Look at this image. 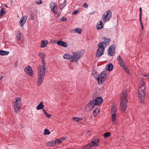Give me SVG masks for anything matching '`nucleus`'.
Listing matches in <instances>:
<instances>
[{
	"mask_svg": "<svg viewBox=\"0 0 149 149\" xmlns=\"http://www.w3.org/2000/svg\"><path fill=\"white\" fill-rule=\"evenodd\" d=\"M104 41L100 43L98 45V49L96 54L97 57H100L104 54V48L108 45L110 41V39H108L105 37L103 38Z\"/></svg>",
	"mask_w": 149,
	"mask_h": 149,
	"instance_id": "obj_1",
	"label": "nucleus"
},
{
	"mask_svg": "<svg viewBox=\"0 0 149 149\" xmlns=\"http://www.w3.org/2000/svg\"><path fill=\"white\" fill-rule=\"evenodd\" d=\"M103 101L102 98L101 97L93 98V100L90 101L88 105L85 107V109L87 111H89L93 108L95 106L99 105L102 104Z\"/></svg>",
	"mask_w": 149,
	"mask_h": 149,
	"instance_id": "obj_2",
	"label": "nucleus"
},
{
	"mask_svg": "<svg viewBox=\"0 0 149 149\" xmlns=\"http://www.w3.org/2000/svg\"><path fill=\"white\" fill-rule=\"evenodd\" d=\"M92 74L95 79L97 80L98 83L99 84H103L106 80L107 77V72L106 71L102 72L100 75L98 76L97 72L94 71H93Z\"/></svg>",
	"mask_w": 149,
	"mask_h": 149,
	"instance_id": "obj_3",
	"label": "nucleus"
},
{
	"mask_svg": "<svg viewBox=\"0 0 149 149\" xmlns=\"http://www.w3.org/2000/svg\"><path fill=\"white\" fill-rule=\"evenodd\" d=\"M84 53V52L83 50L77 52H72V54L71 55V62L77 63L83 56Z\"/></svg>",
	"mask_w": 149,
	"mask_h": 149,
	"instance_id": "obj_4",
	"label": "nucleus"
},
{
	"mask_svg": "<svg viewBox=\"0 0 149 149\" xmlns=\"http://www.w3.org/2000/svg\"><path fill=\"white\" fill-rule=\"evenodd\" d=\"M13 101V108L15 112L18 113L21 109V98L20 97H16Z\"/></svg>",
	"mask_w": 149,
	"mask_h": 149,
	"instance_id": "obj_5",
	"label": "nucleus"
},
{
	"mask_svg": "<svg viewBox=\"0 0 149 149\" xmlns=\"http://www.w3.org/2000/svg\"><path fill=\"white\" fill-rule=\"evenodd\" d=\"M112 13L111 11L109 10L107 12L102 15V19L104 22H108L111 17Z\"/></svg>",
	"mask_w": 149,
	"mask_h": 149,
	"instance_id": "obj_6",
	"label": "nucleus"
},
{
	"mask_svg": "<svg viewBox=\"0 0 149 149\" xmlns=\"http://www.w3.org/2000/svg\"><path fill=\"white\" fill-rule=\"evenodd\" d=\"M28 18V17L26 15L23 16L19 20V26L22 28H24V25L25 23Z\"/></svg>",
	"mask_w": 149,
	"mask_h": 149,
	"instance_id": "obj_7",
	"label": "nucleus"
},
{
	"mask_svg": "<svg viewBox=\"0 0 149 149\" xmlns=\"http://www.w3.org/2000/svg\"><path fill=\"white\" fill-rule=\"evenodd\" d=\"M38 69V75L40 76H45L46 69L42 68L41 67V65H39L37 67Z\"/></svg>",
	"mask_w": 149,
	"mask_h": 149,
	"instance_id": "obj_8",
	"label": "nucleus"
},
{
	"mask_svg": "<svg viewBox=\"0 0 149 149\" xmlns=\"http://www.w3.org/2000/svg\"><path fill=\"white\" fill-rule=\"evenodd\" d=\"M99 139L97 138H95L93 139L91 142L89 143L90 146H91V148L93 146L95 147H98L99 146Z\"/></svg>",
	"mask_w": 149,
	"mask_h": 149,
	"instance_id": "obj_9",
	"label": "nucleus"
},
{
	"mask_svg": "<svg viewBox=\"0 0 149 149\" xmlns=\"http://www.w3.org/2000/svg\"><path fill=\"white\" fill-rule=\"evenodd\" d=\"M115 52V47L113 45H112L110 46L108 49V55L110 56H113Z\"/></svg>",
	"mask_w": 149,
	"mask_h": 149,
	"instance_id": "obj_10",
	"label": "nucleus"
},
{
	"mask_svg": "<svg viewBox=\"0 0 149 149\" xmlns=\"http://www.w3.org/2000/svg\"><path fill=\"white\" fill-rule=\"evenodd\" d=\"M25 72L31 76L33 75V71L32 68L29 66L26 67L24 70Z\"/></svg>",
	"mask_w": 149,
	"mask_h": 149,
	"instance_id": "obj_11",
	"label": "nucleus"
},
{
	"mask_svg": "<svg viewBox=\"0 0 149 149\" xmlns=\"http://www.w3.org/2000/svg\"><path fill=\"white\" fill-rule=\"evenodd\" d=\"M45 76L38 75L37 85L38 86H40L42 84L44 79Z\"/></svg>",
	"mask_w": 149,
	"mask_h": 149,
	"instance_id": "obj_12",
	"label": "nucleus"
},
{
	"mask_svg": "<svg viewBox=\"0 0 149 149\" xmlns=\"http://www.w3.org/2000/svg\"><path fill=\"white\" fill-rule=\"evenodd\" d=\"M138 93L139 100L140 102H143L145 99V93Z\"/></svg>",
	"mask_w": 149,
	"mask_h": 149,
	"instance_id": "obj_13",
	"label": "nucleus"
},
{
	"mask_svg": "<svg viewBox=\"0 0 149 149\" xmlns=\"http://www.w3.org/2000/svg\"><path fill=\"white\" fill-rule=\"evenodd\" d=\"M117 113H111V121L114 125L117 124L116 116Z\"/></svg>",
	"mask_w": 149,
	"mask_h": 149,
	"instance_id": "obj_14",
	"label": "nucleus"
},
{
	"mask_svg": "<svg viewBox=\"0 0 149 149\" xmlns=\"http://www.w3.org/2000/svg\"><path fill=\"white\" fill-rule=\"evenodd\" d=\"M127 102H120V108L123 112H124L126 109L127 106Z\"/></svg>",
	"mask_w": 149,
	"mask_h": 149,
	"instance_id": "obj_15",
	"label": "nucleus"
},
{
	"mask_svg": "<svg viewBox=\"0 0 149 149\" xmlns=\"http://www.w3.org/2000/svg\"><path fill=\"white\" fill-rule=\"evenodd\" d=\"M121 98L120 102H127V94L126 92H123L121 94Z\"/></svg>",
	"mask_w": 149,
	"mask_h": 149,
	"instance_id": "obj_16",
	"label": "nucleus"
},
{
	"mask_svg": "<svg viewBox=\"0 0 149 149\" xmlns=\"http://www.w3.org/2000/svg\"><path fill=\"white\" fill-rule=\"evenodd\" d=\"M104 23L101 21H99L97 24V29L99 30L103 28Z\"/></svg>",
	"mask_w": 149,
	"mask_h": 149,
	"instance_id": "obj_17",
	"label": "nucleus"
},
{
	"mask_svg": "<svg viewBox=\"0 0 149 149\" xmlns=\"http://www.w3.org/2000/svg\"><path fill=\"white\" fill-rule=\"evenodd\" d=\"M81 29L80 28H76L75 29H72L70 30V32L71 33H78L81 34Z\"/></svg>",
	"mask_w": 149,
	"mask_h": 149,
	"instance_id": "obj_18",
	"label": "nucleus"
},
{
	"mask_svg": "<svg viewBox=\"0 0 149 149\" xmlns=\"http://www.w3.org/2000/svg\"><path fill=\"white\" fill-rule=\"evenodd\" d=\"M56 43L58 45L62 46L65 47H67L68 46L66 42L61 40L58 41L56 42Z\"/></svg>",
	"mask_w": 149,
	"mask_h": 149,
	"instance_id": "obj_19",
	"label": "nucleus"
},
{
	"mask_svg": "<svg viewBox=\"0 0 149 149\" xmlns=\"http://www.w3.org/2000/svg\"><path fill=\"white\" fill-rule=\"evenodd\" d=\"M145 89V88L144 85H141L139 88V93H141L142 92L143 93H145L144 91Z\"/></svg>",
	"mask_w": 149,
	"mask_h": 149,
	"instance_id": "obj_20",
	"label": "nucleus"
},
{
	"mask_svg": "<svg viewBox=\"0 0 149 149\" xmlns=\"http://www.w3.org/2000/svg\"><path fill=\"white\" fill-rule=\"evenodd\" d=\"M111 113H117L116 107L115 104L112 105L111 108Z\"/></svg>",
	"mask_w": 149,
	"mask_h": 149,
	"instance_id": "obj_21",
	"label": "nucleus"
},
{
	"mask_svg": "<svg viewBox=\"0 0 149 149\" xmlns=\"http://www.w3.org/2000/svg\"><path fill=\"white\" fill-rule=\"evenodd\" d=\"M48 42L47 40H42L41 42V45L40 47L41 48L45 47L47 46Z\"/></svg>",
	"mask_w": 149,
	"mask_h": 149,
	"instance_id": "obj_22",
	"label": "nucleus"
},
{
	"mask_svg": "<svg viewBox=\"0 0 149 149\" xmlns=\"http://www.w3.org/2000/svg\"><path fill=\"white\" fill-rule=\"evenodd\" d=\"M113 65L111 63L107 65L106 68V70L108 71H111L113 68Z\"/></svg>",
	"mask_w": 149,
	"mask_h": 149,
	"instance_id": "obj_23",
	"label": "nucleus"
},
{
	"mask_svg": "<svg viewBox=\"0 0 149 149\" xmlns=\"http://www.w3.org/2000/svg\"><path fill=\"white\" fill-rule=\"evenodd\" d=\"M9 52L3 50H0V55L1 56L7 55L9 54Z\"/></svg>",
	"mask_w": 149,
	"mask_h": 149,
	"instance_id": "obj_24",
	"label": "nucleus"
},
{
	"mask_svg": "<svg viewBox=\"0 0 149 149\" xmlns=\"http://www.w3.org/2000/svg\"><path fill=\"white\" fill-rule=\"evenodd\" d=\"M63 58L65 59H68L71 61V55L69 54H65L63 56Z\"/></svg>",
	"mask_w": 149,
	"mask_h": 149,
	"instance_id": "obj_25",
	"label": "nucleus"
},
{
	"mask_svg": "<svg viewBox=\"0 0 149 149\" xmlns=\"http://www.w3.org/2000/svg\"><path fill=\"white\" fill-rule=\"evenodd\" d=\"M100 112V109L97 107L95 108V109L93 111V114L94 116L95 117L97 114Z\"/></svg>",
	"mask_w": 149,
	"mask_h": 149,
	"instance_id": "obj_26",
	"label": "nucleus"
},
{
	"mask_svg": "<svg viewBox=\"0 0 149 149\" xmlns=\"http://www.w3.org/2000/svg\"><path fill=\"white\" fill-rule=\"evenodd\" d=\"M43 102H41L36 107V109L38 110H39L41 109H43V108L44 105H43Z\"/></svg>",
	"mask_w": 149,
	"mask_h": 149,
	"instance_id": "obj_27",
	"label": "nucleus"
},
{
	"mask_svg": "<svg viewBox=\"0 0 149 149\" xmlns=\"http://www.w3.org/2000/svg\"><path fill=\"white\" fill-rule=\"evenodd\" d=\"M54 140L52 141H49L46 143V145L48 146H52L55 145Z\"/></svg>",
	"mask_w": 149,
	"mask_h": 149,
	"instance_id": "obj_28",
	"label": "nucleus"
},
{
	"mask_svg": "<svg viewBox=\"0 0 149 149\" xmlns=\"http://www.w3.org/2000/svg\"><path fill=\"white\" fill-rule=\"evenodd\" d=\"M72 119L74 121L77 122H79L80 120H82V119L79 117H73L72 118Z\"/></svg>",
	"mask_w": 149,
	"mask_h": 149,
	"instance_id": "obj_29",
	"label": "nucleus"
},
{
	"mask_svg": "<svg viewBox=\"0 0 149 149\" xmlns=\"http://www.w3.org/2000/svg\"><path fill=\"white\" fill-rule=\"evenodd\" d=\"M39 56L42 59V60L43 59H45V55L43 53L40 52L39 53Z\"/></svg>",
	"mask_w": 149,
	"mask_h": 149,
	"instance_id": "obj_30",
	"label": "nucleus"
},
{
	"mask_svg": "<svg viewBox=\"0 0 149 149\" xmlns=\"http://www.w3.org/2000/svg\"><path fill=\"white\" fill-rule=\"evenodd\" d=\"M42 65L41 67H42V68H45V67L46 66V63L44 59L42 60Z\"/></svg>",
	"mask_w": 149,
	"mask_h": 149,
	"instance_id": "obj_31",
	"label": "nucleus"
},
{
	"mask_svg": "<svg viewBox=\"0 0 149 149\" xmlns=\"http://www.w3.org/2000/svg\"><path fill=\"white\" fill-rule=\"evenodd\" d=\"M123 69L125 70V72L128 74H129L130 72L127 67L125 65L123 66Z\"/></svg>",
	"mask_w": 149,
	"mask_h": 149,
	"instance_id": "obj_32",
	"label": "nucleus"
},
{
	"mask_svg": "<svg viewBox=\"0 0 149 149\" xmlns=\"http://www.w3.org/2000/svg\"><path fill=\"white\" fill-rule=\"evenodd\" d=\"M42 110L48 118H49L51 116V115L48 113L44 109H43Z\"/></svg>",
	"mask_w": 149,
	"mask_h": 149,
	"instance_id": "obj_33",
	"label": "nucleus"
},
{
	"mask_svg": "<svg viewBox=\"0 0 149 149\" xmlns=\"http://www.w3.org/2000/svg\"><path fill=\"white\" fill-rule=\"evenodd\" d=\"M90 143H88L86 145L84 146L82 149H92V148H91V146H90Z\"/></svg>",
	"mask_w": 149,
	"mask_h": 149,
	"instance_id": "obj_34",
	"label": "nucleus"
},
{
	"mask_svg": "<svg viewBox=\"0 0 149 149\" xmlns=\"http://www.w3.org/2000/svg\"><path fill=\"white\" fill-rule=\"evenodd\" d=\"M50 6L51 9H52L54 8V7H55L56 6L55 3L52 2H51L50 3Z\"/></svg>",
	"mask_w": 149,
	"mask_h": 149,
	"instance_id": "obj_35",
	"label": "nucleus"
},
{
	"mask_svg": "<svg viewBox=\"0 0 149 149\" xmlns=\"http://www.w3.org/2000/svg\"><path fill=\"white\" fill-rule=\"evenodd\" d=\"M51 10L52 12L55 15L57 14V6H56L55 7H54V8H52Z\"/></svg>",
	"mask_w": 149,
	"mask_h": 149,
	"instance_id": "obj_36",
	"label": "nucleus"
},
{
	"mask_svg": "<svg viewBox=\"0 0 149 149\" xmlns=\"http://www.w3.org/2000/svg\"><path fill=\"white\" fill-rule=\"evenodd\" d=\"M50 132L49 131V130L46 129L44 130V133L43 134L44 135H47L50 134Z\"/></svg>",
	"mask_w": 149,
	"mask_h": 149,
	"instance_id": "obj_37",
	"label": "nucleus"
},
{
	"mask_svg": "<svg viewBox=\"0 0 149 149\" xmlns=\"http://www.w3.org/2000/svg\"><path fill=\"white\" fill-rule=\"evenodd\" d=\"M5 9L2 8L1 11L0 12V13L1 16H3L5 14Z\"/></svg>",
	"mask_w": 149,
	"mask_h": 149,
	"instance_id": "obj_38",
	"label": "nucleus"
},
{
	"mask_svg": "<svg viewBox=\"0 0 149 149\" xmlns=\"http://www.w3.org/2000/svg\"><path fill=\"white\" fill-rule=\"evenodd\" d=\"M110 135V133L109 132L105 133L104 134V137L105 138H107L109 137Z\"/></svg>",
	"mask_w": 149,
	"mask_h": 149,
	"instance_id": "obj_39",
	"label": "nucleus"
},
{
	"mask_svg": "<svg viewBox=\"0 0 149 149\" xmlns=\"http://www.w3.org/2000/svg\"><path fill=\"white\" fill-rule=\"evenodd\" d=\"M54 142L55 145L56 144H58L61 142L60 139H57L56 140H54Z\"/></svg>",
	"mask_w": 149,
	"mask_h": 149,
	"instance_id": "obj_40",
	"label": "nucleus"
},
{
	"mask_svg": "<svg viewBox=\"0 0 149 149\" xmlns=\"http://www.w3.org/2000/svg\"><path fill=\"white\" fill-rule=\"evenodd\" d=\"M117 60L118 61V62H122V61H123V59L122 58L121 56H118L117 57Z\"/></svg>",
	"mask_w": 149,
	"mask_h": 149,
	"instance_id": "obj_41",
	"label": "nucleus"
},
{
	"mask_svg": "<svg viewBox=\"0 0 149 149\" xmlns=\"http://www.w3.org/2000/svg\"><path fill=\"white\" fill-rule=\"evenodd\" d=\"M142 9L141 7L139 8V19H141Z\"/></svg>",
	"mask_w": 149,
	"mask_h": 149,
	"instance_id": "obj_42",
	"label": "nucleus"
},
{
	"mask_svg": "<svg viewBox=\"0 0 149 149\" xmlns=\"http://www.w3.org/2000/svg\"><path fill=\"white\" fill-rule=\"evenodd\" d=\"M36 3L38 5L41 4L42 3L41 0H36Z\"/></svg>",
	"mask_w": 149,
	"mask_h": 149,
	"instance_id": "obj_43",
	"label": "nucleus"
},
{
	"mask_svg": "<svg viewBox=\"0 0 149 149\" xmlns=\"http://www.w3.org/2000/svg\"><path fill=\"white\" fill-rule=\"evenodd\" d=\"M61 141V142H62L63 141L67 139V137H63L59 139Z\"/></svg>",
	"mask_w": 149,
	"mask_h": 149,
	"instance_id": "obj_44",
	"label": "nucleus"
},
{
	"mask_svg": "<svg viewBox=\"0 0 149 149\" xmlns=\"http://www.w3.org/2000/svg\"><path fill=\"white\" fill-rule=\"evenodd\" d=\"M79 11V10L74 11L72 13V15H77V14H78Z\"/></svg>",
	"mask_w": 149,
	"mask_h": 149,
	"instance_id": "obj_45",
	"label": "nucleus"
},
{
	"mask_svg": "<svg viewBox=\"0 0 149 149\" xmlns=\"http://www.w3.org/2000/svg\"><path fill=\"white\" fill-rule=\"evenodd\" d=\"M18 33H19L18 34V36H17L16 37L17 38H18L17 40H19L21 39V35L19 32H18Z\"/></svg>",
	"mask_w": 149,
	"mask_h": 149,
	"instance_id": "obj_46",
	"label": "nucleus"
},
{
	"mask_svg": "<svg viewBox=\"0 0 149 149\" xmlns=\"http://www.w3.org/2000/svg\"><path fill=\"white\" fill-rule=\"evenodd\" d=\"M119 64H120L121 66L123 67V66L125 65L124 64V62L123 61H122V62H118Z\"/></svg>",
	"mask_w": 149,
	"mask_h": 149,
	"instance_id": "obj_47",
	"label": "nucleus"
},
{
	"mask_svg": "<svg viewBox=\"0 0 149 149\" xmlns=\"http://www.w3.org/2000/svg\"><path fill=\"white\" fill-rule=\"evenodd\" d=\"M67 20V18L66 17H63L61 18V21H65Z\"/></svg>",
	"mask_w": 149,
	"mask_h": 149,
	"instance_id": "obj_48",
	"label": "nucleus"
},
{
	"mask_svg": "<svg viewBox=\"0 0 149 149\" xmlns=\"http://www.w3.org/2000/svg\"><path fill=\"white\" fill-rule=\"evenodd\" d=\"M139 21H140V23L141 24V28H142V29H143V23L142 22L141 19H139Z\"/></svg>",
	"mask_w": 149,
	"mask_h": 149,
	"instance_id": "obj_49",
	"label": "nucleus"
},
{
	"mask_svg": "<svg viewBox=\"0 0 149 149\" xmlns=\"http://www.w3.org/2000/svg\"><path fill=\"white\" fill-rule=\"evenodd\" d=\"M31 20H33L34 19V15L33 14H31Z\"/></svg>",
	"mask_w": 149,
	"mask_h": 149,
	"instance_id": "obj_50",
	"label": "nucleus"
},
{
	"mask_svg": "<svg viewBox=\"0 0 149 149\" xmlns=\"http://www.w3.org/2000/svg\"><path fill=\"white\" fill-rule=\"evenodd\" d=\"M83 6L84 7H85L86 8H87L88 7V4L87 3H85L84 4Z\"/></svg>",
	"mask_w": 149,
	"mask_h": 149,
	"instance_id": "obj_51",
	"label": "nucleus"
},
{
	"mask_svg": "<svg viewBox=\"0 0 149 149\" xmlns=\"http://www.w3.org/2000/svg\"><path fill=\"white\" fill-rule=\"evenodd\" d=\"M65 6L63 5V4H61V5L60 6V9L61 10H62Z\"/></svg>",
	"mask_w": 149,
	"mask_h": 149,
	"instance_id": "obj_52",
	"label": "nucleus"
},
{
	"mask_svg": "<svg viewBox=\"0 0 149 149\" xmlns=\"http://www.w3.org/2000/svg\"><path fill=\"white\" fill-rule=\"evenodd\" d=\"M62 4H63V5L65 6L67 4L66 0H64V2Z\"/></svg>",
	"mask_w": 149,
	"mask_h": 149,
	"instance_id": "obj_53",
	"label": "nucleus"
},
{
	"mask_svg": "<svg viewBox=\"0 0 149 149\" xmlns=\"http://www.w3.org/2000/svg\"><path fill=\"white\" fill-rule=\"evenodd\" d=\"M144 76L146 77L148 79H149V74L148 75H144Z\"/></svg>",
	"mask_w": 149,
	"mask_h": 149,
	"instance_id": "obj_54",
	"label": "nucleus"
},
{
	"mask_svg": "<svg viewBox=\"0 0 149 149\" xmlns=\"http://www.w3.org/2000/svg\"><path fill=\"white\" fill-rule=\"evenodd\" d=\"M17 65L18 64L17 62H16L14 64L15 67H17Z\"/></svg>",
	"mask_w": 149,
	"mask_h": 149,
	"instance_id": "obj_55",
	"label": "nucleus"
},
{
	"mask_svg": "<svg viewBox=\"0 0 149 149\" xmlns=\"http://www.w3.org/2000/svg\"><path fill=\"white\" fill-rule=\"evenodd\" d=\"M3 77V76L2 75H1V77H0V80H1V79Z\"/></svg>",
	"mask_w": 149,
	"mask_h": 149,
	"instance_id": "obj_56",
	"label": "nucleus"
},
{
	"mask_svg": "<svg viewBox=\"0 0 149 149\" xmlns=\"http://www.w3.org/2000/svg\"><path fill=\"white\" fill-rule=\"evenodd\" d=\"M4 5H5V6L6 7H7V8H8V6L6 4H5Z\"/></svg>",
	"mask_w": 149,
	"mask_h": 149,
	"instance_id": "obj_57",
	"label": "nucleus"
},
{
	"mask_svg": "<svg viewBox=\"0 0 149 149\" xmlns=\"http://www.w3.org/2000/svg\"><path fill=\"white\" fill-rule=\"evenodd\" d=\"M90 133H91L89 131L88 132V134L90 135Z\"/></svg>",
	"mask_w": 149,
	"mask_h": 149,
	"instance_id": "obj_58",
	"label": "nucleus"
},
{
	"mask_svg": "<svg viewBox=\"0 0 149 149\" xmlns=\"http://www.w3.org/2000/svg\"><path fill=\"white\" fill-rule=\"evenodd\" d=\"M12 1H11V2H12V3H13V2H12Z\"/></svg>",
	"mask_w": 149,
	"mask_h": 149,
	"instance_id": "obj_59",
	"label": "nucleus"
},
{
	"mask_svg": "<svg viewBox=\"0 0 149 149\" xmlns=\"http://www.w3.org/2000/svg\"><path fill=\"white\" fill-rule=\"evenodd\" d=\"M12 1H11V2H12V3H13V2H12Z\"/></svg>",
	"mask_w": 149,
	"mask_h": 149,
	"instance_id": "obj_60",
	"label": "nucleus"
}]
</instances>
